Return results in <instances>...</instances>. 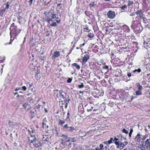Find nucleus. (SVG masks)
<instances>
[{"mask_svg":"<svg viewBox=\"0 0 150 150\" xmlns=\"http://www.w3.org/2000/svg\"><path fill=\"white\" fill-rule=\"evenodd\" d=\"M37 140L35 137V135L34 134H31L30 136L28 137L29 142L30 143V145L31 143L34 144V142H36Z\"/></svg>","mask_w":150,"mask_h":150,"instance_id":"1","label":"nucleus"},{"mask_svg":"<svg viewBox=\"0 0 150 150\" xmlns=\"http://www.w3.org/2000/svg\"><path fill=\"white\" fill-rule=\"evenodd\" d=\"M107 16L110 19H113L115 16L114 11H109L107 13Z\"/></svg>","mask_w":150,"mask_h":150,"instance_id":"2","label":"nucleus"},{"mask_svg":"<svg viewBox=\"0 0 150 150\" xmlns=\"http://www.w3.org/2000/svg\"><path fill=\"white\" fill-rule=\"evenodd\" d=\"M60 55V52L59 51H55L53 52L52 58V59H55L56 57H57Z\"/></svg>","mask_w":150,"mask_h":150,"instance_id":"3","label":"nucleus"},{"mask_svg":"<svg viewBox=\"0 0 150 150\" xmlns=\"http://www.w3.org/2000/svg\"><path fill=\"white\" fill-rule=\"evenodd\" d=\"M89 58V56L88 54L85 55L83 58L82 63L85 64Z\"/></svg>","mask_w":150,"mask_h":150,"instance_id":"4","label":"nucleus"},{"mask_svg":"<svg viewBox=\"0 0 150 150\" xmlns=\"http://www.w3.org/2000/svg\"><path fill=\"white\" fill-rule=\"evenodd\" d=\"M10 29L11 30V33L12 32V31L14 30V32L16 33L17 32H16V27L15 26V24L14 23H13L12 24L10 28Z\"/></svg>","mask_w":150,"mask_h":150,"instance_id":"5","label":"nucleus"},{"mask_svg":"<svg viewBox=\"0 0 150 150\" xmlns=\"http://www.w3.org/2000/svg\"><path fill=\"white\" fill-rule=\"evenodd\" d=\"M67 131L69 132H74L75 133L76 131V129L74 128V127H69V128L67 129Z\"/></svg>","mask_w":150,"mask_h":150,"instance_id":"6","label":"nucleus"},{"mask_svg":"<svg viewBox=\"0 0 150 150\" xmlns=\"http://www.w3.org/2000/svg\"><path fill=\"white\" fill-rule=\"evenodd\" d=\"M34 143H35V147L36 148H38L41 145L40 142L38 141L37 140H36V142H34Z\"/></svg>","mask_w":150,"mask_h":150,"instance_id":"7","label":"nucleus"},{"mask_svg":"<svg viewBox=\"0 0 150 150\" xmlns=\"http://www.w3.org/2000/svg\"><path fill=\"white\" fill-rule=\"evenodd\" d=\"M141 136H142L139 133H138L137 135L135 138V141L139 142L140 140V138L141 137Z\"/></svg>","mask_w":150,"mask_h":150,"instance_id":"8","label":"nucleus"},{"mask_svg":"<svg viewBox=\"0 0 150 150\" xmlns=\"http://www.w3.org/2000/svg\"><path fill=\"white\" fill-rule=\"evenodd\" d=\"M93 108L92 106L90 105H88L87 108V111L88 112H91L93 110V111H94L95 109L94 110L93 109Z\"/></svg>","mask_w":150,"mask_h":150,"instance_id":"9","label":"nucleus"},{"mask_svg":"<svg viewBox=\"0 0 150 150\" xmlns=\"http://www.w3.org/2000/svg\"><path fill=\"white\" fill-rule=\"evenodd\" d=\"M145 146L147 148L150 147V139H147L146 141Z\"/></svg>","mask_w":150,"mask_h":150,"instance_id":"10","label":"nucleus"},{"mask_svg":"<svg viewBox=\"0 0 150 150\" xmlns=\"http://www.w3.org/2000/svg\"><path fill=\"white\" fill-rule=\"evenodd\" d=\"M46 21L50 23V22H53V21L51 18V16H49L47 17Z\"/></svg>","mask_w":150,"mask_h":150,"instance_id":"11","label":"nucleus"},{"mask_svg":"<svg viewBox=\"0 0 150 150\" xmlns=\"http://www.w3.org/2000/svg\"><path fill=\"white\" fill-rule=\"evenodd\" d=\"M137 87V89L138 90H142L143 88L142 86V85H141L139 83H137L136 84Z\"/></svg>","mask_w":150,"mask_h":150,"instance_id":"12","label":"nucleus"},{"mask_svg":"<svg viewBox=\"0 0 150 150\" xmlns=\"http://www.w3.org/2000/svg\"><path fill=\"white\" fill-rule=\"evenodd\" d=\"M128 144V142H125L122 143H121L120 144V147H122L124 148Z\"/></svg>","mask_w":150,"mask_h":150,"instance_id":"13","label":"nucleus"},{"mask_svg":"<svg viewBox=\"0 0 150 150\" xmlns=\"http://www.w3.org/2000/svg\"><path fill=\"white\" fill-rule=\"evenodd\" d=\"M139 16L142 19H143V21H146L147 19L146 18L143 16V15L142 14V13H139Z\"/></svg>","mask_w":150,"mask_h":150,"instance_id":"14","label":"nucleus"},{"mask_svg":"<svg viewBox=\"0 0 150 150\" xmlns=\"http://www.w3.org/2000/svg\"><path fill=\"white\" fill-rule=\"evenodd\" d=\"M8 123L9 125L11 127H13V126L15 125L16 124L15 123H14L13 122L10 120L9 121Z\"/></svg>","mask_w":150,"mask_h":150,"instance_id":"15","label":"nucleus"},{"mask_svg":"<svg viewBox=\"0 0 150 150\" xmlns=\"http://www.w3.org/2000/svg\"><path fill=\"white\" fill-rule=\"evenodd\" d=\"M142 94L141 90H138L136 92V95L137 96L141 95Z\"/></svg>","mask_w":150,"mask_h":150,"instance_id":"16","label":"nucleus"},{"mask_svg":"<svg viewBox=\"0 0 150 150\" xmlns=\"http://www.w3.org/2000/svg\"><path fill=\"white\" fill-rule=\"evenodd\" d=\"M72 65L76 67V69H80V66L79 65H78L76 63H74L72 64Z\"/></svg>","mask_w":150,"mask_h":150,"instance_id":"17","label":"nucleus"},{"mask_svg":"<svg viewBox=\"0 0 150 150\" xmlns=\"http://www.w3.org/2000/svg\"><path fill=\"white\" fill-rule=\"evenodd\" d=\"M121 143L120 142V141H117L115 142V144L117 146V147H120V144Z\"/></svg>","mask_w":150,"mask_h":150,"instance_id":"18","label":"nucleus"},{"mask_svg":"<svg viewBox=\"0 0 150 150\" xmlns=\"http://www.w3.org/2000/svg\"><path fill=\"white\" fill-rule=\"evenodd\" d=\"M69 127L68 125L67 124H66L64 126L63 128L64 129L67 130V129H68L69 128Z\"/></svg>","mask_w":150,"mask_h":150,"instance_id":"19","label":"nucleus"},{"mask_svg":"<svg viewBox=\"0 0 150 150\" xmlns=\"http://www.w3.org/2000/svg\"><path fill=\"white\" fill-rule=\"evenodd\" d=\"M112 141H113V138H110V140H108V142L106 141L105 142H108V144H110L112 142Z\"/></svg>","mask_w":150,"mask_h":150,"instance_id":"20","label":"nucleus"},{"mask_svg":"<svg viewBox=\"0 0 150 150\" xmlns=\"http://www.w3.org/2000/svg\"><path fill=\"white\" fill-rule=\"evenodd\" d=\"M28 102H26L24 104L23 106L24 107V108L26 109L28 106Z\"/></svg>","mask_w":150,"mask_h":150,"instance_id":"21","label":"nucleus"},{"mask_svg":"<svg viewBox=\"0 0 150 150\" xmlns=\"http://www.w3.org/2000/svg\"><path fill=\"white\" fill-rule=\"evenodd\" d=\"M103 145L102 144H100V149H101L102 150H106V149H105L104 148H103Z\"/></svg>","mask_w":150,"mask_h":150,"instance_id":"22","label":"nucleus"},{"mask_svg":"<svg viewBox=\"0 0 150 150\" xmlns=\"http://www.w3.org/2000/svg\"><path fill=\"white\" fill-rule=\"evenodd\" d=\"M70 138L72 140V141H71V142H76V139L77 138V137H71Z\"/></svg>","mask_w":150,"mask_h":150,"instance_id":"23","label":"nucleus"},{"mask_svg":"<svg viewBox=\"0 0 150 150\" xmlns=\"http://www.w3.org/2000/svg\"><path fill=\"white\" fill-rule=\"evenodd\" d=\"M105 63H103L104 65L103 67V68L104 69H107L108 68V66L105 65Z\"/></svg>","mask_w":150,"mask_h":150,"instance_id":"24","label":"nucleus"},{"mask_svg":"<svg viewBox=\"0 0 150 150\" xmlns=\"http://www.w3.org/2000/svg\"><path fill=\"white\" fill-rule=\"evenodd\" d=\"M52 19L57 18L56 15L54 14H52L51 15Z\"/></svg>","mask_w":150,"mask_h":150,"instance_id":"25","label":"nucleus"},{"mask_svg":"<svg viewBox=\"0 0 150 150\" xmlns=\"http://www.w3.org/2000/svg\"><path fill=\"white\" fill-rule=\"evenodd\" d=\"M59 124L60 125H62L65 122L64 121H63L61 120H59Z\"/></svg>","mask_w":150,"mask_h":150,"instance_id":"26","label":"nucleus"},{"mask_svg":"<svg viewBox=\"0 0 150 150\" xmlns=\"http://www.w3.org/2000/svg\"><path fill=\"white\" fill-rule=\"evenodd\" d=\"M147 129H146L145 130L146 131V132L149 133V132H150V125H149L147 127Z\"/></svg>","mask_w":150,"mask_h":150,"instance_id":"27","label":"nucleus"},{"mask_svg":"<svg viewBox=\"0 0 150 150\" xmlns=\"http://www.w3.org/2000/svg\"><path fill=\"white\" fill-rule=\"evenodd\" d=\"M122 132L126 134H127L128 133V131L126 130L125 129H123L122 130Z\"/></svg>","mask_w":150,"mask_h":150,"instance_id":"28","label":"nucleus"},{"mask_svg":"<svg viewBox=\"0 0 150 150\" xmlns=\"http://www.w3.org/2000/svg\"><path fill=\"white\" fill-rule=\"evenodd\" d=\"M117 137L118 138H121V139H122V138H123L125 140L126 139V138L123 137L122 135L121 134H120L119 135H117Z\"/></svg>","mask_w":150,"mask_h":150,"instance_id":"29","label":"nucleus"},{"mask_svg":"<svg viewBox=\"0 0 150 150\" xmlns=\"http://www.w3.org/2000/svg\"><path fill=\"white\" fill-rule=\"evenodd\" d=\"M0 15L2 16H3V12H4L5 11V9H2V10H0Z\"/></svg>","mask_w":150,"mask_h":150,"instance_id":"30","label":"nucleus"},{"mask_svg":"<svg viewBox=\"0 0 150 150\" xmlns=\"http://www.w3.org/2000/svg\"><path fill=\"white\" fill-rule=\"evenodd\" d=\"M141 71V69L139 68L138 69H135L133 71V72H137L138 73H139Z\"/></svg>","mask_w":150,"mask_h":150,"instance_id":"31","label":"nucleus"},{"mask_svg":"<svg viewBox=\"0 0 150 150\" xmlns=\"http://www.w3.org/2000/svg\"><path fill=\"white\" fill-rule=\"evenodd\" d=\"M127 7V6L126 5H125L121 6L120 7V8L122 9V10H124L125 8H126Z\"/></svg>","mask_w":150,"mask_h":150,"instance_id":"32","label":"nucleus"},{"mask_svg":"<svg viewBox=\"0 0 150 150\" xmlns=\"http://www.w3.org/2000/svg\"><path fill=\"white\" fill-rule=\"evenodd\" d=\"M53 23L52 24H50V25L52 27H55V26L57 25V23L56 22H54L53 21V22H52Z\"/></svg>","mask_w":150,"mask_h":150,"instance_id":"33","label":"nucleus"},{"mask_svg":"<svg viewBox=\"0 0 150 150\" xmlns=\"http://www.w3.org/2000/svg\"><path fill=\"white\" fill-rule=\"evenodd\" d=\"M84 86V85L83 83H81V85H79L78 86V87L80 88H81L83 87Z\"/></svg>","mask_w":150,"mask_h":150,"instance_id":"34","label":"nucleus"},{"mask_svg":"<svg viewBox=\"0 0 150 150\" xmlns=\"http://www.w3.org/2000/svg\"><path fill=\"white\" fill-rule=\"evenodd\" d=\"M63 138L66 139L68 138V136L67 135H66L64 134H62V136Z\"/></svg>","mask_w":150,"mask_h":150,"instance_id":"35","label":"nucleus"},{"mask_svg":"<svg viewBox=\"0 0 150 150\" xmlns=\"http://www.w3.org/2000/svg\"><path fill=\"white\" fill-rule=\"evenodd\" d=\"M84 29H85L84 31H85L89 32L90 31V30H89L88 27H86L85 28H84Z\"/></svg>","mask_w":150,"mask_h":150,"instance_id":"36","label":"nucleus"},{"mask_svg":"<svg viewBox=\"0 0 150 150\" xmlns=\"http://www.w3.org/2000/svg\"><path fill=\"white\" fill-rule=\"evenodd\" d=\"M94 35L93 34H92L91 33H90L88 35V36L90 38H93L94 37Z\"/></svg>","mask_w":150,"mask_h":150,"instance_id":"37","label":"nucleus"},{"mask_svg":"<svg viewBox=\"0 0 150 150\" xmlns=\"http://www.w3.org/2000/svg\"><path fill=\"white\" fill-rule=\"evenodd\" d=\"M9 2H7L6 3V8L7 9H8L9 8Z\"/></svg>","mask_w":150,"mask_h":150,"instance_id":"38","label":"nucleus"},{"mask_svg":"<svg viewBox=\"0 0 150 150\" xmlns=\"http://www.w3.org/2000/svg\"><path fill=\"white\" fill-rule=\"evenodd\" d=\"M133 3V1H129L128 2V6H130Z\"/></svg>","mask_w":150,"mask_h":150,"instance_id":"39","label":"nucleus"},{"mask_svg":"<svg viewBox=\"0 0 150 150\" xmlns=\"http://www.w3.org/2000/svg\"><path fill=\"white\" fill-rule=\"evenodd\" d=\"M40 72L38 70L37 72L36 73V75H35V77L37 78L38 77V74H40Z\"/></svg>","mask_w":150,"mask_h":150,"instance_id":"40","label":"nucleus"},{"mask_svg":"<svg viewBox=\"0 0 150 150\" xmlns=\"http://www.w3.org/2000/svg\"><path fill=\"white\" fill-rule=\"evenodd\" d=\"M22 90H23L24 91H25L26 90L27 88L26 86H23L22 87Z\"/></svg>","mask_w":150,"mask_h":150,"instance_id":"41","label":"nucleus"},{"mask_svg":"<svg viewBox=\"0 0 150 150\" xmlns=\"http://www.w3.org/2000/svg\"><path fill=\"white\" fill-rule=\"evenodd\" d=\"M72 81V79H71V78H69L67 81V82L68 83H70V82H71Z\"/></svg>","mask_w":150,"mask_h":150,"instance_id":"42","label":"nucleus"},{"mask_svg":"<svg viewBox=\"0 0 150 150\" xmlns=\"http://www.w3.org/2000/svg\"><path fill=\"white\" fill-rule=\"evenodd\" d=\"M114 139H113V141H116V142L117 141L119 140L115 136L114 137Z\"/></svg>","mask_w":150,"mask_h":150,"instance_id":"43","label":"nucleus"},{"mask_svg":"<svg viewBox=\"0 0 150 150\" xmlns=\"http://www.w3.org/2000/svg\"><path fill=\"white\" fill-rule=\"evenodd\" d=\"M40 104H38V105H37L35 107V109H38V108H40Z\"/></svg>","mask_w":150,"mask_h":150,"instance_id":"44","label":"nucleus"},{"mask_svg":"<svg viewBox=\"0 0 150 150\" xmlns=\"http://www.w3.org/2000/svg\"><path fill=\"white\" fill-rule=\"evenodd\" d=\"M33 1V0H30V1H29V5H31L32 4Z\"/></svg>","mask_w":150,"mask_h":150,"instance_id":"45","label":"nucleus"},{"mask_svg":"<svg viewBox=\"0 0 150 150\" xmlns=\"http://www.w3.org/2000/svg\"><path fill=\"white\" fill-rule=\"evenodd\" d=\"M5 59H3L1 60H0V63H2L4 61Z\"/></svg>","mask_w":150,"mask_h":150,"instance_id":"46","label":"nucleus"},{"mask_svg":"<svg viewBox=\"0 0 150 150\" xmlns=\"http://www.w3.org/2000/svg\"><path fill=\"white\" fill-rule=\"evenodd\" d=\"M60 96H61V97H62V98L64 99V100H65V99L64 98V95H63V94H61V95H60Z\"/></svg>","mask_w":150,"mask_h":150,"instance_id":"47","label":"nucleus"},{"mask_svg":"<svg viewBox=\"0 0 150 150\" xmlns=\"http://www.w3.org/2000/svg\"><path fill=\"white\" fill-rule=\"evenodd\" d=\"M63 92V91L62 90H60L59 91V95L62 94V93Z\"/></svg>","mask_w":150,"mask_h":150,"instance_id":"48","label":"nucleus"},{"mask_svg":"<svg viewBox=\"0 0 150 150\" xmlns=\"http://www.w3.org/2000/svg\"><path fill=\"white\" fill-rule=\"evenodd\" d=\"M140 13V11H138L137 12H136V13L137 15L139 14V13Z\"/></svg>","mask_w":150,"mask_h":150,"instance_id":"49","label":"nucleus"},{"mask_svg":"<svg viewBox=\"0 0 150 150\" xmlns=\"http://www.w3.org/2000/svg\"><path fill=\"white\" fill-rule=\"evenodd\" d=\"M65 142H63V140H62V141L61 142V144H62V145H65Z\"/></svg>","mask_w":150,"mask_h":150,"instance_id":"50","label":"nucleus"},{"mask_svg":"<svg viewBox=\"0 0 150 150\" xmlns=\"http://www.w3.org/2000/svg\"><path fill=\"white\" fill-rule=\"evenodd\" d=\"M96 4V3L95 2H93L92 4V6H94Z\"/></svg>","mask_w":150,"mask_h":150,"instance_id":"51","label":"nucleus"},{"mask_svg":"<svg viewBox=\"0 0 150 150\" xmlns=\"http://www.w3.org/2000/svg\"><path fill=\"white\" fill-rule=\"evenodd\" d=\"M22 17L21 16H19V17H18V20H20L22 19Z\"/></svg>","mask_w":150,"mask_h":150,"instance_id":"52","label":"nucleus"},{"mask_svg":"<svg viewBox=\"0 0 150 150\" xmlns=\"http://www.w3.org/2000/svg\"><path fill=\"white\" fill-rule=\"evenodd\" d=\"M127 76L129 77H130L131 76V74L128 73L127 74Z\"/></svg>","mask_w":150,"mask_h":150,"instance_id":"53","label":"nucleus"},{"mask_svg":"<svg viewBox=\"0 0 150 150\" xmlns=\"http://www.w3.org/2000/svg\"><path fill=\"white\" fill-rule=\"evenodd\" d=\"M69 139L67 140V142H69L71 141V138H69Z\"/></svg>","mask_w":150,"mask_h":150,"instance_id":"54","label":"nucleus"},{"mask_svg":"<svg viewBox=\"0 0 150 150\" xmlns=\"http://www.w3.org/2000/svg\"><path fill=\"white\" fill-rule=\"evenodd\" d=\"M133 132V129H131L129 132L132 133V132Z\"/></svg>","mask_w":150,"mask_h":150,"instance_id":"55","label":"nucleus"},{"mask_svg":"<svg viewBox=\"0 0 150 150\" xmlns=\"http://www.w3.org/2000/svg\"><path fill=\"white\" fill-rule=\"evenodd\" d=\"M33 100V99L32 98H31L30 100V102H32V103H33V101H32Z\"/></svg>","mask_w":150,"mask_h":150,"instance_id":"56","label":"nucleus"},{"mask_svg":"<svg viewBox=\"0 0 150 150\" xmlns=\"http://www.w3.org/2000/svg\"><path fill=\"white\" fill-rule=\"evenodd\" d=\"M132 134V133L129 132V137H131Z\"/></svg>","mask_w":150,"mask_h":150,"instance_id":"57","label":"nucleus"},{"mask_svg":"<svg viewBox=\"0 0 150 150\" xmlns=\"http://www.w3.org/2000/svg\"><path fill=\"white\" fill-rule=\"evenodd\" d=\"M61 5H62V4H57V6H61Z\"/></svg>","mask_w":150,"mask_h":150,"instance_id":"58","label":"nucleus"},{"mask_svg":"<svg viewBox=\"0 0 150 150\" xmlns=\"http://www.w3.org/2000/svg\"><path fill=\"white\" fill-rule=\"evenodd\" d=\"M33 84V83H31V84H30V85H29V87L30 88L31 87V86H32Z\"/></svg>","mask_w":150,"mask_h":150,"instance_id":"59","label":"nucleus"},{"mask_svg":"<svg viewBox=\"0 0 150 150\" xmlns=\"http://www.w3.org/2000/svg\"><path fill=\"white\" fill-rule=\"evenodd\" d=\"M144 147L145 146H143V145H142V146H141L142 147V149L143 150L145 148H144Z\"/></svg>","mask_w":150,"mask_h":150,"instance_id":"60","label":"nucleus"},{"mask_svg":"<svg viewBox=\"0 0 150 150\" xmlns=\"http://www.w3.org/2000/svg\"><path fill=\"white\" fill-rule=\"evenodd\" d=\"M57 22L58 23H60V20H59L58 21V20H57Z\"/></svg>","mask_w":150,"mask_h":150,"instance_id":"61","label":"nucleus"},{"mask_svg":"<svg viewBox=\"0 0 150 150\" xmlns=\"http://www.w3.org/2000/svg\"><path fill=\"white\" fill-rule=\"evenodd\" d=\"M103 62V61L102 59H101L100 60V62L101 63H102Z\"/></svg>","mask_w":150,"mask_h":150,"instance_id":"62","label":"nucleus"},{"mask_svg":"<svg viewBox=\"0 0 150 150\" xmlns=\"http://www.w3.org/2000/svg\"><path fill=\"white\" fill-rule=\"evenodd\" d=\"M40 98H38L37 100V101L38 102L40 100Z\"/></svg>","mask_w":150,"mask_h":150,"instance_id":"63","label":"nucleus"},{"mask_svg":"<svg viewBox=\"0 0 150 150\" xmlns=\"http://www.w3.org/2000/svg\"><path fill=\"white\" fill-rule=\"evenodd\" d=\"M69 101H70V100H69V99H68L67 100H66V101L68 102H69Z\"/></svg>","mask_w":150,"mask_h":150,"instance_id":"64","label":"nucleus"}]
</instances>
